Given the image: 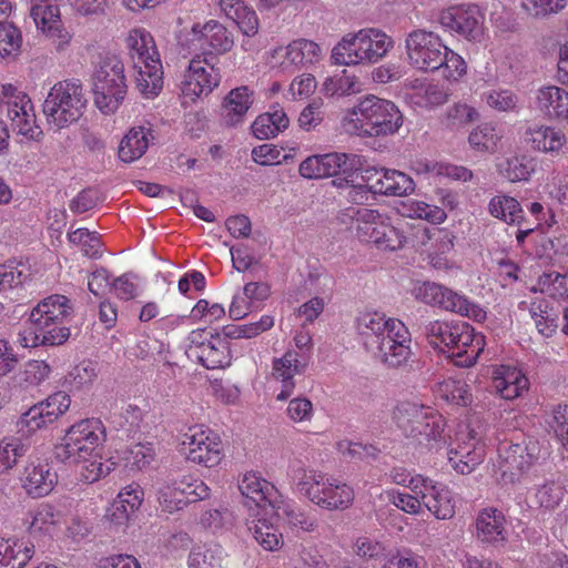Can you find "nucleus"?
I'll return each instance as SVG.
<instances>
[{"label": "nucleus", "instance_id": "obj_1", "mask_svg": "<svg viewBox=\"0 0 568 568\" xmlns=\"http://www.w3.org/2000/svg\"><path fill=\"white\" fill-rule=\"evenodd\" d=\"M106 428L99 418H83L72 424L55 446V456L73 468L79 479L93 484L115 469L112 458L103 459Z\"/></svg>", "mask_w": 568, "mask_h": 568}, {"label": "nucleus", "instance_id": "obj_2", "mask_svg": "<svg viewBox=\"0 0 568 568\" xmlns=\"http://www.w3.org/2000/svg\"><path fill=\"white\" fill-rule=\"evenodd\" d=\"M356 329L366 349L387 367H402L413 356L412 334L399 318L379 311H366L357 316Z\"/></svg>", "mask_w": 568, "mask_h": 568}, {"label": "nucleus", "instance_id": "obj_3", "mask_svg": "<svg viewBox=\"0 0 568 568\" xmlns=\"http://www.w3.org/2000/svg\"><path fill=\"white\" fill-rule=\"evenodd\" d=\"M72 307L64 295L54 294L40 301L30 312L18 335L24 348L62 345L70 337L68 317Z\"/></svg>", "mask_w": 568, "mask_h": 568}, {"label": "nucleus", "instance_id": "obj_4", "mask_svg": "<svg viewBox=\"0 0 568 568\" xmlns=\"http://www.w3.org/2000/svg\"><path fill=\"white\" fill-rule=\"evenodd\" d=\"M404 115L390 100L366 94L346 110L342 125L349 134L361 138H381L396 134Z\"/></svg>", "mask_w": 568, "mask_h": 568}, {"label": "nucleus", "instance_id": "obj_5", "mask_svg": "<svg viewBox=\"0 0 568 568\" xmlns=\"http://www.w3.org/2000/svg\"><path fill=\"white\" fill-rule=\"evenodd\" d=\"M393 418L407 438L425 442L428 450H440L450 438L445 416L432 406L413 400L400 402Z\"/></svg>", "mask_w": 568, "mask_h": 568}, {"label": "nucleus", "instance_id": "obj_6", "mask_svg": "<svg viewBox=\"0 0 568 568\" xmlns=\"http://www.w3.org/2000/svg\"><path fill=\"white\" fill-rule=\"evenodd\" d=\"M125 47L135 71V84L146 99H153L163 88V67L153 36L144 28L131 29Z\"/></svg>", "mask_w": 568, "mask_h": 568}, {"label": "nucleus", "instance_id": "obj_7", "mask_svg": "<svg viewBox=\"0 0 568 568\" xmlns=\"http://www.w3.org/2000/svg\"><path fill=\"white\" fill-rule=\"evenodd\" d=\"M341 219L349 220L359 242L372 244L381 251H397L409 239L400 224H395L392 216L384 211L369 207H348Z\"/></svg>", "mask_w": 568, "mask_h": 568}, {"label": "nucleus", "instance_id": "obj_8", "mask_svg": "<svg viewBox=\"0 0 568 568\" xmlns=\"http://www.w3.org/2000/svg\"><path fill=\"white\" fill-rule=\"evenodd\" d=\"M296 490L325 510H345L354 501V489L337 477L315 468H302L295 476Z\"/></svg>", "mask_w": 568, "mask_h": 568}, {"label": "nucleus", "instance_id": "obj_9", "mask_svg": "<svg viewBox=\"0 0 568 568\" xmlns=\"http://www.w3.org/2000/svg\"><path fill=\"white\" fill-rule=\"evenodd\" d=\"M93 100L105 115L115 113L128 93L124 64L115 54H106L95 64L91 75Z\"/></svg>", "mask_w": 568, "mask_h": 568}, {"label": "nucleus", "instance_id": "obj_10", "mask_svg": "<svg viewBox=\"0 0 568 568\" xmlns=\"http://www.w3.org/2000/svg\"><path fill=\"white\" fill-rule=\"evenodd\" d=\"M85 106L82 83L71 79L60 81L50 89L43 103V113L48 123L60 130L77 122L83 115Z\"/></svg>", "mask_w": 568, "mask_h": 568}, {"label": "nucleus", "instance_id": "obj_11", "mask_svg": "<svg viewBox=\"0 0 568 568\" xmlns=\"http://www.w3.org/2000/svg\"><path fill=\"white\" fill-rule=\"evenodd\" d=\"M540 452L539 443L532 439H500L493 460L494 475L505 484L515 483L538 462Z\"/></svg>", "mask_w": 568, "mask_h": 568}, {"label": "nucleus", "instance_id": "obj_12", "mask_svg": "<svg viewBox=\"0 0 568 568\" xmlns=\"http://www.w3.org/2000/svg\"><path fill=\"white\" fill-rule=\"evenodd\" d=\"M413 294L422 303L454 312L477 323L484 322L487 317L486 310L471 302L466 295L435 282L416 284Z\"/></svg>", "mask_w": 568, "mask_h": 568}, {"label": "nucleus", "instance_id": "obj_13", "mask_svg": "<svg viewBox=\"0 0 568 568\" xmlns=\"http://www.w3.org/2000/svg\"><path fill=\"white\" fill-rule=\"evenodd\" d=\"M180 446L189 462L206 468L219 466L224 458L221 436L204 424L190 426Z\"/></svg>", "mask_w": 568, "mask_h": 568}, {"label": "nucleus", "instance_id": "obj_14", "mask_svg": "<svg viewBox=\"0 0 568 568\" xmlns=\"http://www.w3.org/2000/svg\"><path fill=\"white\" fill-rule=\"evenodd\" d=\"M219 68L207 57L196 55L189 62L181 81V100L183 105H191L207 98L221 84Z\"/></svg>", "mask_w": 568, "mask_h": 568}, {"label": "nucleus", "instance_id": "obj_15", "mask_svg": "<svg viewBox=\"0 0 568 568\" xmlns=\"http://www.w3.org/2000/svg\"><path fill=\"white\" fill-rule=\"evenodd\" d=\"M446 47L438 33L426 29H415L405 39L408 64L427 73L439 71Z\"/></svg>", "mask_w": 568, "mask_h": 568}, {"label": "nucleus", "instance_id": "obj_16", "mask_svg": "<svg viewBox=\"0 0 568 568\" xmlns=\"http://www.w3.org/2000/svg\"><path fill=\"white\" fill-rule=\"evenodd\" d=\"M30 17L37 31L53 45L57 52H64L73 34L62 22L59 0H30Z\"/></svg>", "mask_w": 568, "mask_h": 568}, {"label": "nucleus", "instance_id": "obj_17", "mask_svg": "<svg viewBox=\"0 0 568 568\" xmlns=\"http://www.w3.org/2000/svg\"><path fill=\"white\" fill-rule=\"evenodd\" d=\"M186 355L207 369H221L231 365L232 355L226 336L212 335L205 329L190 333Z\"/></svg>", "mask_w": 568, "mask_h": 568}, {"label": "nucleus", "instance_id": "obj_18", "mask_svg": "<svg viewBox=\"0 0 568 568\" xmlns=\"http://www.w3.org/2000/svg\"><path fill=\"white\" fill-rule=\"evenodd\" d=\"M413 236V245L427 253L429 264L434 268L449 271L456 266L450 257L454 235L449 231L440 229L432 232L428 227L418 225L414 229Z\"/></svg>", "mask_w": 568, "mask_h": 568}, {"label": "nucleus", "instance_id": "obj_19", "mask_svg": "<svg viewBox=\"0 0 568 568\" xmlns=\"http://www.w3.org/2000/svg\"><path fill=\"white\" fill-rule=\"evenodd\" d=\"M362 164V156L357 154L333 152L308 156L300 164V173L306 179H322L336 174L351 178Z\"/></svg>", "mask_w": 568, "mask_h": 568}, {"label": "nucleus", "instance_id": "obj_20", "mask_svg": "<svg viewBox=\"0 0 568 568\" xmlns=\"http://www.w3.org/2000/svg\"><path fill=\"white\" fill-rule=\"evenodd\" d=\"M322 58L323 51L318 43L300 38L285 47L275 48L271 53V64L284 72H295L320 63Z\"/></svg>", "mask_w": 568, "mask_h": 568}, {"label": "nucleus", "instance_id": "obj_21", "mask_svg": "<svg viewBox=\"0 0 568 568\" xmlns=\"http://www.w3.org/2000/svg\"><path fill=\"white\" fill-rule=\"evenodd\" d=\"M0 99L7 104V115L19 134L36 139L40 128L36 124V114L30 98L11 83L2 84Z\"/></svg>", "mask_w": 568, "mask_h": 568}, {"label": "nucleus", "instance_id": "obj_22", "mask_svg": "<svg viewBox=\"0 0 568 568\" xmlns=\"http://www.w3.org/2000/svg\"><path fill=\"white\" fill-rule=\"evenodd\" d=\"M484 19L475 4L450 7L438 14V23L445 31L474 42L484 34Z\"/></svg>", "mask_w": 568, "mask_h": 568}, {"label": "nucleus", "instance_id": "obj_23", "mask_svg": "<svg viewBox=\"0 0 568 568\" xmlns=\"http://www.w3.org/2000/svg\"><path fill=\"white\" fill-rule=\"evenodd\" d=\"M452 334V343L447 346L444 354L458 367L474 366L486 346V338L481 333L466 322H456Z\"/></svg>", "mask_w": 568, "mask_h": 568}, {"label": "nucleus", "instance_id": "obj_24", "mask_svg": "<svg viewBox=\"0 0 568 568\" xmlns=\"http://www.w3.org/2000/svg\"><path fill=\"white\" fill-rule=\"evenodd\" d=\"M362 180L365 184L354 186L353 190L348 192V196H352L353 192L362 193L364 191L388 196H403L413 192L415 189L413 179L397 170L368 169L365 170Z\"/></svg>", "mask_w": 568, "mask_h": 568}, {"label": "nucleus", "instance_id": "obj_25", "mask_svg": "<svg viewBox=\"0 0 568 568\" xmlns=\"http://www.w3.org/2000/svg\"><path fill=\"white\" fill-rule=\"evenodd\" d=\"M415 488L422 490L417 495L424 506L439 520H447L455 515L453 491L444 484L430 478H417Z\"/></svg>", "mask_w": 568, "mask_h": 568}, {"label": "nucleus", "instance_id": "obj_26", "mask_svg": "<svg viewBox=\"0 0 568 568\" xmlns=\"http://www.w3.org/2000/svg\"><path fill=\"white\" fill-rule=\"evenodd\" d=\"M525 141L536 152L551 156L568 155V134L556 125L528 126L525 131Z\"/></svg>", "mask_w": 568, "mask_h": 568}, {"label": "nucleus", "instance_id": "obj_27", "mask_svg": "<svg viewBox=\"0 0 568 568\" xmlns=\"http://www.w3.org/2000/svg\"><path fill=\"white\" fill-rule=\"evenodd\" d=\"M20 481L28 496L41 498L53 490L58 483V474L48 462L30 459L23 468Z\"/></svg>", "mask_w": 568, "mask_h": 568}, {"label": "nucleus", "instance_id": "obj_28", "mask_svg": "<svg viewBox=\"0 0 568 568\" xmlns=\"http://www.w3.org/2000/svg\"><path fill=\"white\" fill-rule=\"evenodd\" d=\"M485 456V445L476 437L474 430L467 434L466 440L458 439L457 445L450 447L447 453L448 464L460 475L473 473L484 462Z\"/></svg>", "mask_w": 568, "mask_h": 568}, {"label": "nucleus", "instance_id": "obj_29", "mask_svg": "<svg viewBox=\"0 0 568 568\" xmlns=\"http://www.w3.org/2000/svg\"><path fill=\"white\" fill-rule=\"evenodd\" d=\"M493 387L505 400H514L528 393L530 382L523 368L515 365H497L493 369Z\"/></svg>", "mask_w": 568, "mask_h": 568}, {"label": "nucleus", "instance_id": "obj_30", "mask_svg": "<svg viewBox=\"0 0 568 568\" xmlns=\"http://www.w3.org/2000/svg\"><path fill=\"white\" fill-rule=\"evenodd\" d=\"M239 489L245 498V504H253L258 509H263L265 506L273 508L283 496L273 483L254 470L246 471L241 477Z\"/></svg>", "mask_w": 568, "mask_h": 568}, {"label": "nucleus", "instance_id": "obj_31", "mask_svg": "<svg viewBox=\"0 0 568 568\" xmlns=\"http://www.w3.org/2000/svg\"><path fill=\"white\" fill-rule=\"evenodd\" d=\"M190 36L207 54L226 53L234 44L232 33L216 20H209L204 24L194 23Z\"/></svg>", "mask_w": 568, "mask_h": 568}, {"label": "nucleus", "instance_id": "obj_32", "mask_svg": "<svg viewBox=\"0 0 568 568\" xmlns=\"http://www.w3.org/2000/svg\"><path fill=\"white\" fill-rule=\"evenodd\" d=\"M307 357L297 351H287L282 357L273 361V376L282 383V390L276 395L278 400L288 398L294 388V377L302 375L307 366Z\"/></svg>", "mask_w": 568, "mask_h": 568}, {"label": "nucleus", "instance_id": "obj_33", "mask_svg": "<svg viewBox=\"0 0 568 568\" xmlns=\"http://www.w3.org/2000/svg\"><path fill=\"white\" fill-rule=\"evenodd\" d=\"M534 104L545 118L568 123V91L565 88L541 85L535 93Z\"/></svg>", "mask_w": 568, "mask_h": 568}, {"label": "nucleus", "instance_id": "obj_34", "mask_svg": "<svg viewBox=\"0 0 568 568\" xmlns=\"http://www.w3.org/2000/svg\"><path fill=\"white\" fill-rule=\"evenodd\" d=\"M23 525L36 540L52 538L60 528V513L51 504L41 503L27 513Z\"/></svg>", "mask_w": 568, "mask_h": 568}, {"label": "nucleus", "instance_id": "obj_35", "mask_svg": "<svg viewBox=\"0 0 568 568\" xmlns=\"http://www.w3.org/2000/svg\"><path fill=\"white\" fill-rule=\"evenodd\" d=\"M152 125L149 122L132 125L123 135L118 148V156L124 163L141 159L153 142Z\"/></svg>", "mask_w": 568, "mask_h": 568}, {"label": "nucleus", "instance_id": "obj_36", "mask_svg": "<svg viewBox=\"0 0 568 568\" xmlns=\"http://www.w3.org/2000/svg\"><path fill=\"white\" fill-rule=\"evenodd\" d=\"M253 102L254 91L250 87L240 85L232 89L221 104L224 123L229 126L241 124Z\"/></svg>", "mask_w": 568, "mask_h": 568}, {"label": "nucleus", "instance_id": "obj_37", "mask_svg": "<svg viewBox=\"0 0 568 568\" xmlns=\"http://www.w3.org/2000/svg\"><path fill=\"white\" fill-rule=\"evenodd\" d=\"M520 310H528L535 326L544 337H551L558 328V311L554 304L542 296L532 297L530 301L519 303Z\"/></svg>", "mask_w": 568, "mask_h": 568}, {"label": "nucleus", "instance_id": "obj_38", "mask_svg": "<svg viewBox=\"0 0 568 568\" xmlns=\"http://www.w3.org/2000/svg\"><path fill=\"white\" fill-rule=\"evenodd\" d=\"M436 399L457 407H468L473 403V394L469 384L457 376L444 377L433 386Z\"/></svg>", "mask_w": 568, "mask_h": 568}, {"label": "nucleus", "instance_id": "obj_39", "mask_svg": "<svg viewBox=\"0 0 568 568\" xmlns=\"http://www.w3.org/2000/svg\"><path fill=\"white\" fill-rule=\"evenodd\" d=\"M222 13L233 21L245 37H254L260 29V21L255 10L244 0H220Z\"/></svg>", "mask_w": 568, "mask_h": 568}, {"label": "nucleus", "instance_id": "obj_40", "mask_svg": "<svg viewBox=\"0 0 568 568\" xmlns=\"http://www.w3.org/2000/svg\"><path fill=\"white\" fill-rule=\"evenodd\" d=\"M477 537L487 544H498L506 540V518L501 510L487 507L479 511L476 518Z\"/></svg>", "mask_w": 568, "mask_h": 568}, {"label": "nucleus", "instance_id": "obj_41", "mask_svg": "<svg viewBox=\"0 0 568 568\" xmlns=\"http://www.w3.org/2000/svg\"><path fill=\"white\" fill-rule=\"evenodd\" d=\"M331 61L335 65H364L361 30L344 34L333 47Z\"/></svg>", "mask_w": 568, "mask_h": 568}, {"label": "nucleus", "instance_id": "obj_42", "mask_svg": "<svg viewBox=\"0 0 568 568\" xmlns=\"http://www.w3.org/2000/svg\"><path fill=\"white\" fill-rule=\"evenodd\" d=\"M406 87L412 89V92L407 93L408 101L417 108L432 109L448 100L447 91L439 84L414 79L408 81Z\"/></svg>", "mask_w": 568, "mask_h": 568}, {"label": "nucleus", "instance_id": "obj_43", "mask_svg": "<svg viewBox=\"0 0 568 568\" xmlns=\"http://www.w3.org/2000/svg\"><path fill=\"white\" fill-rule=\"evenodd\" d=\"M364 65L381 61L394 47V41L386 32L377 28L361 29Z\"/></svg>", "mask_w": 568, "mask_h": 568}, {"label": "nucleus", "instance_id": "obj_44", "mask_svg": "<svg viewBox=\"0 0 568 568\" xmlns=\"http://www.w3.org/2000/svg\"><path fill=\"white\" fill-rule=\"evenodd\" d=\"M363 90L359 78L346 70H339L327 77L322 84L325 97L343 98L359 93Z\"/></svg>", "mask_w": 568, "mask_h": 568}, {"label": "nucleus", "instance_id": "obj_45", "mask_svg": "<svg viewBox=\"0 0 568 568\" xmlns=\"http://www.w3.org/2000/svg\"><path fill=\"white\" fill-rule=\"evenodd\" d=\"M34 555V546L27 540H0V568H23Z\"/></svg>", "mask_w": 568, "mask_h": 568}, {"label": "nucleus", "instance_id": "obj_46", "mask_svg": "<svg viewBox=\"0 0 568 568\" xmlns=\"http://www.w3.org/2000/svg\"><path fill=\"white\" fill-rule=\"evenodd\" d=\"M536 159L526 154L506 158L497 164L498 174L505 180L527 182L536 172Z\"/></svg>", "mask_w": 568, "mask_h": 568}, {"label": "nucleus", "instance_id": "obj_47", "mask_svg": "<svg viewBox=\"0 0 568 568\" xmlns=\"http://www.w3.org/2000/svg\"><path fill=\"white\" fill-rule=\"evenodd\" d=\"M532 491L535 503L539 508L554 510L562 503L567 488L562 478L552 476L536 485Z\"/></svg>", "mask_w": 568, "mask_h": 568}, {"label": "nucleus", "instance_id": "obj_48", "mask_svg": "<svg viewBox=\"0 0 568 568\" xmlns=\"http://www.w3.org/2000/svg\"><path fill=\"white\" fill-rule=\"evenodd\" d=\"M397 211L402 216L424 220L432 224H442L447 220V213L442 207L412 197L403 200Z\"/></svg>", "mask_w": 568, "mask_h": 568}, {"label": "nucleus", "instance_id": "obj_49", "mask_svg": "<svg viewBox=\"0 0 568 568\" xmlns=\"http://www.w3.org/2000/svg\"><path fill=\"white\" fill-rule=\"evenodd\" d=\"M532 293H540L554 300L568 301V272H545L530 287Z\"/></svg>", "mask_w": 568, "mask_h": 568}, {"label": "nucleus", "instance_id": "obj_50", "mask_svg": "<svg viewBox=\"0 0 568 568\" xmlns=\"http://www.w3.org/2000/svg\"><path fill=\"white\" fill-rule=\"evenodd\" d=\"M290 120L283 109L260 114L252 123V133L260 140L276 136L288 126Z\"/></svg>", "mask_w": 568, "mask_h": 568}, {"label": "nucleus", "instance_id": "obj_51", "mask_svg": "<svg viewBox=\"0 0 568 568\" xmlns=\"http://www.w3.org/2000/svg\"><path fill=\"white\" fill-rule=\"evenodd\" d=\"M248 529L252 531L256 542L266 551H276L284 544L282 532L264 517L250 520Z\"/></svg>", "mask_w": 568, "mask_h": 568}, {"label": "nucleus", "instance_id": "obj_52", "mask_svg": "<svg viewBox=\"0 0 568 568\" xmlns=\"http://www.w3.org/2000/svg\"><path fill=\"white\" fill-rule=\"evenodd\" d=\"M277 518L287 521L292 527L300 528L304 531L314 529V520L305 514V511L296 505V503L284 495L272 508Z\"/></svg>", "mask_w": 568, "mask_h": 568}, {"label": "nucleus", "instance_id": "obj_53", "mask_svg": "<svg viewBox=\"0 0 568 568\" xmlns=\"http://www.w3.org/2000/svg\"><path fill=\"white\" fill-rule=\"evenodd\" d=\"M490 214L508 224L518 223L523 219L520 203L513 196L496 195L488 204Z\"/></svg>", "mask_w": 568, "mask_h": 568}, {"label": "nucleus", "instance_id": "obj_54", "mask_svg": "<svg viewBox=\"0 0 568 568\" xmlns=\"http://www.w3.org/2000/svg\"><path fill=\"white\" fill-rule=\"evenodd\" d=\"M21 47V30L11 22H0V60L16 59Z\"/></svg>", "mask_w": 568, "mask_h": 568}, {"label": "nucleus", "instance_id": "obj_55", "mask_svg": "<svg viewBox=\"0 0 568 568\" xmlns=\"http://www.w3.org/2000/svg\"><path fill=\"white\" fill-rule=\"evenodd\" d=\"M224 552L217 545L195 547L187 559L189 568H222Z\"/></svg>", "mask_w": 568, "mask_h": 568}, {"label": "nucleus", "instance_id": "obj_56", "mask_svg": "<svg viewBox=\"0 0 568 568\" xmlns=\"http://www.w3.org/2000/svg\"><path fill=\"white\" fill-rule=\"evenodd\" d=\"M175 484L180 488L182 497L185 499V505L196 503L210 497L211 489L200 477L186 474L174 478Z\"/></svg>", "mask_w": 568, "mask_h": 568}, {"label": "nucleus", "instance_id": "obj_57", "mask_svg": "<svg viewBox=\"0 0 568 568\" xmlns=\"http://www.w3.org/2000/svg\"><path fill=\"white\" fill-rule=\"evenodd\" d=\"M456 322L432 321L425 326V336L429 345L440 353L447 351V346L452 343V334L455 332Z\"/></svg>", "mask_w": 568, "mask_h": 568}, {"label": "nucleus", "instance_id": "obj_58", "mask_svg": "<svg viewBox=\"0 0 568 568\" xmlns=\"http://www.w3.org/2000/svg\"><path fill=\"white\" fill-rule=\"evenodd\" d=\"M156 496L163 513L173 514L186 507L174 478L163 481L158 488Z\"/></svg>", "mask_w": 568, "mask_h": 568}, {"label": "nucleus", "instance_id": "obj_59", "mask_svg": "<svg viewBox=\"0 0 568 568\" xmlns=\"http://www.w3.org/2000/svg\"><path fill=\"white\" fill-rule=\"evenodd\" d=\"M154 455L151 443H136L123 452L122 460L130 470H142L152 463Z\"/></svg>", "mask_w": 568, "mask_h": 568}, {"label": "nucleus", "instance_id": "obj_60", "mask_svg": "<svg viewBox=\"0 0 568 568\" xmlns=\"http://www.w3.org/2000/svg\"><path fill=\"white\" fill-rule=\"evenodd\" d=\"M499 141L500 135L496 132L495 126L489 123L478 125L468 136L470 146L478 152L494 153Z\"/></svg>", "mask_w": 568, "mask_h": 568}, {"label": "nucleus", "instance_id": "obj_61", "mask_svg": "<svg viewBox=\"0 0 568 568\" xmlns=\"http://www.w3.org/2000/svg\"><path fill=\"white\" fill-rule=\"evenodd\" d=\"M442 57L440 69L444 79L450 83L459 82L467 73L468 64L465 59L449 47H446Z\"/></svg>", "mask_w": 568, "mask_h": 568}, {"label": "nucleus", "instance_id": "obj_62", "mask_svg": "<svg viewBox=\"0 0 568 568\" xmlns=\"http://www.w3.org/2000/svg\"><path fill=\"white\" fill-rule=\"evenodd\" d=\"M69 241L81 247L83 254L90 258H100L102 256V243L97 232L80 227L68 234Z\"/></svg>", "mask_w": 568, "mask_h": 568}, {"label": "nucleus", "instance_id": "obj_63", "mask_svg": "<svg viewBox=\"0 0 568 568\" xmlns=\"http://www.w3.org/2000/svg\"><path fill=\"white\" fill-rule=\"evenodd\" d=\"M479 116L477 109L466 102H456L446 111L445 126L450 130L462 129Z\"/></svg>", "mask_w": 568, "mask_h": 568}, {"label": "nucleus", "instance_id": "obj_64", "mask_svg": "<svg viewBox=\"0 0 568 568\" xmlns=\"http://www.w3.org/2000/svg\"><path fill=\"white\" fill-rule=\"evenodd\" d=\"M486 104L498 112H514L518 109L519 98L510 89H493L483 94Z\"/></svg>", "mask_w": 568, "mask_h": 568}]
</instances>
